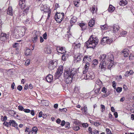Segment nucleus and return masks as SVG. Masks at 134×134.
Wrapping results in <instances>:
<instances>
[{
    "instance_id": "obj_1",
    "label": "nucleus",
    "mask_w": 134,
    "mask_h": 134,
    "mask_svg": "<svg viewBox=\"0 0 134 134\" xmlns=\"http://www.w3.org/2000/svg\"><path fill=\"white\" fill-rule=\"evenodd\" d=\"M76 73L75 68L65 69L64 72V77L65 78V82L67 84L71 83L74 76Z\"/></svg>"
},
{
    "instance_id": "obj_2",
    "label": "nucleus",
    "mask_w": 134,
    "mask_h": 134,
    "mask_svg": "<svg viewBox=\"0 0 134 134\" xmlns=\"http://www.w3.org/2000/svg\"><path fill=\"white\" fill-rule=\"evenodd\" d=\"M98 40L97 37L91 36L89 39L85 43V45L87 48H94L98 44Z\"/></svg>"
},
{
    "instance_id": "obj_3",
    "label": "nucleus",
    "mask_w": 134,
    "mask_h": 134,
    "mask_svg": "<svg viewBox=\"0 0 134 134\" xmlns=\"http://www.w3.org/2000/svg\"><path fill=\"white\" fill-rule=\"evenodd\" d=\"M107 60H106L107 61V62L109 64L108 65V68L110 69L113 65L114 56L113 55L110 53H109L107 54Z\"/></svg>"
},
{
    "instance_id": "obj_4",
    "label": "nucleus",
    "mask_w": 134,
    "mask_h": 134,
    "mask_svg": "<svg viewBox=\"0 0 134 134\" xmlns=\"http://www.w3.org/2000/svg\"><path fill=\"white\" fill-rule=\"evenodd\" d=\"M64 17V13H58L55 14V18L57 23H60L63 20Z\"/></svg>"
},
{
    "instance_id": "obj_5",
    "label": "nucleus",
    "mask_w": 134,
    "mask_h": 134,
    "mask_svg": "<svg viewBox=\"0 0 134 134\" xmlns=\"http://www.w3.org/2000/svg\"><path fill=\"white\" fill-rule=\"evenodd\" d=\"M63 66H60L57 69V72L55 74V76L56 79L58 78L63 73Z\"/></svg>"
},
{
    "instance_id": "obj_6",
    "label": "nucleus",
    "mask_w": 134,
    "mask_h": 134,
    "mask_svg": "<svg viewBox=\"0 0 134 134\" xmlns=\"http://www.w3.org/2000/svg\"><path fill=\"white\" fill-rule=\"evenodd\" d=\"M109 64L106 61V60L103 61H101L99 65V68H100L102 70H105V69L107 65Z\"/></svg>"
},
{
    "instance_id": "obj_7",
    "label": "nucleus",
    "mask_w": 134,
    "mask_h": 134,
    "mask_svg": "<svg viewBox=\"0 0 134 134\" xmlns=\"http://www.w3.org/2000/svg\"><path fill=\"white\" fill-rule=\"evenodd\" d=\"M57 63L56 61H51L49 62L48 68L51 69H53L57 65Z\"/></svg>"
},
{
    "instance_id": "obj_8",
    "label": "nucleus",
    "mask_w": 134,
    "mask_h": 134,
    "mask_svg": "<svg viewBox=\"0 0 134 134\" xmlns=\"http://www.w3.org/2000/svg\"><path fill=\"white\" fill-rule=\"evenodd\" d=\"M40 9L41 11H43L44 12H47L50 10L49 7H48L46 5H40Z\"/></svg>"
},
{
    "instance_id": "obj_9",
    "label": "nucleus",
    "mask_w": 134,
    "mask_h": 134,
    "mask_svg": "<svg viewBox=\"0 0 134 134\" xmlns=\"http://www.w3.org/2000/svg\"><path fill=\"white\" fill-rule=\"evenodd\" d=\"M19 5L21 9L23 10V11L26 13L27 12L29 9V8L26 6L25 3H22V4H19Z\"/></svg>"
},
{
    "instance_id": "obj_10",
    "label": "nucleus",
    "mask_w": 134,
    "mask_h": 134,
    "mask_svg": "<svg viewBox=\"0 0 134 134\" xmlns=\"http://www.w3.org/2000/svg\"><path fill=\"white\" fill-rule=\"evenodd\" d=\"M57 52L61 54H63L66 52V51L65 48L60 47H57L56 48Z\"/></svg>"
},
{
    "instance_id": "obj_11",
    "label": "nucleus",
    "mask_w": 134,
    "mask_h": 134,
    "mask_svg": "<svg viewBox=\"0 0 134 134\" xmlns=\"http://www.w3.org/2000/svg\"><path fill=\"white\" fill-rule=\"evenodd\" d=\"M82 56L81 54L78 53L75 55L74 58L75 60H76L77 62L81 60Z\"/></svg>"
},
{
    "instance_id": "obj_12",
    "label": "nucleus",
    "mask_w": 134,
    "mask_h": 134,
    "mask_svg": "<svg viewBox=\"0 0 134 134\" xmlns=\"http://www.w3.org/2000/svg\"><path fill=\"white\" fill-rule=\"evenodd\" d=\"M44 51L46 54H50L52 52L51 48L49 46H47L44 48Z\"/></svg>"
},
{
    "instance_id": "obj_13",
    "label": "nucleus",
    "mask_w": 134,
    "mask_h": 134,
    "mask_svg": "<svg viewBox=\"0 0 134 134\" xmlns=\"http://www.w3.org/2000/svg\"><path fill=\"white\" fill-rule=\"evenodd\" d=\"M7 36L5 34L2 33L1 35L0 39L2 41H5L7 38Z\"/></svg>"
},
{
    "instance_id": "obj_14",
    "label": "nucleus",
    "mask_w": 134,
    "mask_h": 134,
    "mask_svg": "<svg viewBox=\"0 0 134 134\" xmlns=\"http://www.w3.org/2000/svg\"><path fill=\"white\" fill-rule=\"evenodd\" d=\"M122 52L123 53L124 57H127L128 56L129 53V51L128 49H124Z\"/></svg>"
},
{
    "instance_id": "obj_15",
    "label": "nucleus",
    "mask_w": 134,
    "mask_h": 134,
    "mask_svg": "<svg viewBox=\"0 0 134 134\" xmlns=\"http://www.w3.org/2000/svg\"><path fill=\"white\" fill-rule=\"evenodd\" d=\"M47 81L49 82H52L53 79V76L51 75H49L47 76L46 78Z\"/></svg>"
},
{
    "instance_id": "obj_16",
    "label": "nucleus",
    "mask_w": 134,
    "mask_h": 134,
    "mask_svg": "<svg viewBox=\"0 0 134 134\" xmlns=\"http://www.w3.org/2000/svg\"><path fill=\"white\" fill-rule=\"evenodd\" d=\"M10 124H12V126L15 127L17 129H18L17 124L14 120H10Z\"/></svg>"
},
{
    "instance_id": "obj_17",
    "label": "nucleus",
    "mask_w": 134,
    "mask_h": 134,
    "mask_svg": "<svg viewBox=\"0 0 134 134\" xmlns=\"http://www.w3.org/2000/svg\"><path fill=\"white\" fill-rule=\"evenodd\" d=\"M7 13L8 14H9L10 15H13V10L12 9L11 7H9L7 10Z\"/></svg>"
},
{
    "instance_id": "obj_18",
    "label": "nucleus",
    "mask_w": 134,
    "mask_h": 134,
    "mask_svg": "<svg viewBox=\"0 0 134 134\" xmlns=\"http://www.w3.org/2000/svg\"><path fill=\"white\" fill-rule=\"evenodd\" d=\"M90 10L93 14H96L97 10V7L95 5H94L90 8Z\"/></svg>"
},
{
    "instance_id": "obj_19",
    "label": "nucleus",
    "mask_w": 134,
    "mask_h": 134,
    "mask_svg": "<svg viewBox=\"0 0 134 134\" xmlns=\"http://www.w3.org/2000/svg\"><path fill=\"white\" fill-rule=\"evenodd\" d=\"M113 31L114 32H116L119 30V27L118 25H114L113 27Z\"/></svg>"
},
{
    "instance_id": "obj_20",
    "label": "nucleus",
    "mask_w": 134,
    "mask_h": 134,
    "mask_svg": "<svg viewBox=\"0 0 134 134\" xmlns=\"http://www.w3.org/2000/svg\"><path fill=\"white\" fill-rule=\"evenodd\" d=\"M101 88L99 87L98 88H97V86L96 85L94 89V90L96 94L98 95L99 93V91Z\"/></svg>"
},
{
    "instance_id": "obj_21",
    "label": "nucleus",
    "mask_w": 134,
    "mask_h": 134,
    "mask_svg": "<svg viewBox=\"0 0 134 134\" xmlns=\"http://www.w3.org/2000/svg\"><path fill=\"white\" fill-rule=\"evenodd\" d=\"M25 54L26 56H28L30 55L31 54L32 52L30 49H28L25 51Z\"/></svg>"
},
{
    "instance_id": "obj_22",
    "label": "nucleus",
    "mask_w": 134,
    "mask_h": 134,
    "mask_svg": "<svg viewBox=\"0 0 134 134\" xmlns=\"http://www.w3.org/2000/svg\"><path fill=\"white\" fill-rule=\"evenodd\" d=\"M38 130V129L37 127L36 126H34L32 128L31 132L32 133L36 134Z\"/></svg>"
},
{
    "instance_id": "obj_23",
    "label": "nucleus",
    "mask_w": 134,
    "mask_h": 134,
    "mask_svg": "<svg viewBox=\"0 0 134 134\" xmlns=\"http://www.w3.org/2000/svg\"><path fill=\"white\" fill-rule=\"evenodd\" d=\"M133 73V71L132 70H131L129 71L126 72L125 74V77H127L130 75H132Z\"/></svg>"
},
{
    "instance_id": "obj_24",
    "label": "nucleus",
    "mask_w": 134,
    "mask_h": 134,
    "mask_svg": "<svg viewBox=\"0 0 134 134\" xmlns=\"http://www.w3.org/2000/svg\"><path fill=\"white\" fill-rule=\"evenodd\" d=\"M95 23V20L93 19L91 20L88 23V25L91 27H92L94 26Z\"/></svg>"
},
{
    "instance_id": "obj_25",
    "label": "nucleus",
    "mask_w": 134,
    "mask_h": 134,
    "mask_svg": "<svg viewBox=\"0 0 134 134\" xmlns=\"http://www.w3.org/2000/svg\"><path fill=\"white\" fill-rule=\"evenodd\" d=\"M115 9V7L111 5H110L108 8V10L109 12H113Z\"/></svg>"
},
{
    "instance_id": "obj_26",
    "label": "nucleus",
    "mask_w": 134,
    "mask_h": 134,
    "mask_svg": "<svg viewBox=\"0 0 134 134\" xmlns=\"http://www.w3.org/2000/svg\"><path fill=\"white\" fill-rule=\"evenodd\" d=\"M106 57V55L105 54H103L101 55L99 57V59L100 61H103L105 60Z\"/></svg>"
},
{
    "instance_id": "obj_27",
    "label": "nucleus",
    "mask_w": 134,
    "mask_h": 134,
    "mask_svg": "<svg viewBox=\"0 0 134 134\" xmlns=\"http://www.w3.org/2000/svg\"><path fill=\"white\" fill-rule=\"evenodd\" d=\"M127 3V2L126 0H121L119 3L120 5L121 6H124Z\"/></svg>"
},
{
    "instance_id": "obj_28",
    "label": "nucleus",
    "mask_w": 134,
    "mask_h": 134,
    "mask_svg": "<svg viewBox=\"0 0 134 134\" xmlns=\"http://www.w3.org/2000/svg\"><path fill=\"white\" fill-rule=\"evenodd\" d=\"M77 18L76 17L73 16L71 18L70 22L71 24H74L76 21Z\"/></svg>"
},
{
    "instance_id": "obj_29",
    "label": "nucleus",
    "mask_w": 134,
    "mask_h": 134,
    "mask_svg": "<svg viewBox=\"0 0 134 134\" xmlns=\"http://www.w3.org/2000/svg\"><path fill=\"white\" fill-rule=\"evenodd\" d=\"M79 25L81 28L82 30H84L86 28V25L84 23H79Z\"/></svg>"
},
{
    "instance_id": "obj_30",
    "label": "nucleus",
    "mask_w": 134,
    "mask_h": 134,
    "mask_svg": "<svg viewBox=\"0 0 134 134\" xmlns=\"http://www.w3.org/2000/svg\"><path fill=\"white\" fill-rule=\"evenodd\" d=\"M96 85L97 86V85H98L99 87H100L101 88L102 85V83L100 80H97L96 82Z\"/></svg>"
},
{
    "instance_id": "obj_31",
    "label": "nucleus",
    "mask_w": 134,
    "mask_h": 134,
    "mask_svg": "<svg viewBox=\"0 0 134 134\" xmlns=\"http://www.w3.org/2000/svg\"><path fill=\"white\" fill-rule=\"evenodd\" d=\"M82 79H89V75L87 74H82L81 76Z\"/></svg>"
},
{
    "instance_id": "obj_32",
    "label": "nucleus",
    "mask_w": 134,
    "mask_h": 134,
    "mask_svg": "<svg viewBox=\"0 0 134 134\" xmlns=\"http://www.w3.org/2000/svg\"><path fill=\"white\" fill-rule=\"evenodd\" d=\"M81 110L82 112H84V113L86 114L87 113V107L86 106H84L83 107H82L81 109Z\"/></svg>"
},
{
    "instance_id": "obj_33",
    "label": "nucleus",
    "mask_w": 134,
    "mask_h": 134,
    "mask_svg": "<svg viewBox=\"0 0 134 134\" xmlns=\"http://www.w3.org/2000/svg\"><path fill=\"white\" fill-rule=\"evenodd\" d=\"M68 55L67 54H65L63 55L62 56V59L63 61L66 60V59L68 58Z\"/></svg>"
},
{
    "instance_id": "obj_34",
    "label": "nucleus",
    "mask_w": 134,
    "mask_h": 134,
    "mask_svg": "<svg viewBox=\"0 0 134 134\" xmlns=\"http://www.w3.org/2000/svg\"><path fill=\"white\" fill-rule=\"evenodd\" d=\"M108 37H104L102 40V43H106L107 40L108 38Z\"/></svg>"
},
{
    "instance_id": "obj_35",
    "label": "nucleus",
    "mask_w": 134,
    "mask_h": 134,
    "mask_svg": "<svg viewBox=\"0 0 134 134\" xmlns=\"http://www.w3.org/2000/svg\"><path fill=\"white\" fill-rule=\"evenodd\" d=\"M37 40V36L36 35H34L33 36L32 40L34 42H36Z\"/></svg>"
},
{
    "instance_id": "obj_36",
    "label": "nucleus",
    "mask_w": 134,
    "mask_h": 134,
    "mask_svg": "<svg viewBox=\"0 0 134 134\" xmlns=\"http://www.w3.org/2000/svg\"><path fill=\"white\" fill-rule=\"evenodd\" d=\"M3 124L5 126L8 127H10L11 125L10 123V121L9 122H4L3 123Z\"/></svg>"
},
{
    "instance_id": "obj_37",
    "label": "nucleus",
    "mask_w": 134,
    "mask_h": 134,
    "mask_svg": "<svg viewBox=\"0 0 134 134\" xmlns=\"http://www.w3.org/2000/svg\"><path fill=\"white\" fill-rule=\"evenodd\" d=\"M74 2L75 5L78 7V4L79 3L80 0H75Z\"/></svg>"
},
{
    "instance_id": "obj_38",
    "label": "nucleus",
    "mask_w": 134,
    "mask_h": 134,
    "mask_svg": "<svg viewBox=\"0 0 134 134\" xmlns=\"http://www.w3.org/2000/svg\"><path fill=\"white\" fill-rule=\"evenodd\" d=\"M81 44L80 43H78L77 44L74 43V46H75V48H78L80 49V47Z\"/></svg>"
},
{
    "instance_id": "obj_39",
    "label": "nucleus",
    "mask_w": 134,
    "mask_h": 134,
    "mask_svg": "<svg viewBox=\"0 0 134 134\" xmlns=\"http://www.w3.org/2000/svg\"><path fill=\"white\" fill-rule=\"evenodd\" d=\"M127 34V32L126 31H122L121 32L120 34L122 36H124Z\"/></svg>"
},
{
    "instance_id": "obj_40",
    "label": "nucleus",
    "mask_w": 134,
    "mask_h": 134,
    "mask_svg": "<svg viewBox=\"0 0 134 134\" xmlns=\"http://www.w3.org/2000/svg\"><path fill=\"white\" fill-rule=\"evenodd\" d=\"M107 25H102L101 26V28L103 30H105L107 29Z\"/></svg>"
},
{
    "instance_id": "obj_41",
    "label": "nucleus",
    "mask_w": 134,
    "mask_h": 134,
    "mask_svg": "<svg viewBox=\"0 0 134 134\" xmlns=\"http://www.w3.org/2000/svg\"><path fill=\"white\" fill-rule=\"evenodd\" d=\"M89 66L90 64L89 63L87 62V63H86L85 66V69H86V70H88Z\"/></svg>"
},
{
    "instance_id": "obj_42",
    "label": "nucleus",
    "mask_w": 134,
    "mask_h": 134,
    "mask_svg": "<svg viewBox=\"0 0 134 134\" xmlns=\"http://www.w3.org/2000/svg\"><path fill=\"white\" fill-rule=\"evenodd\" d=\"M130 60H131L134 59V54H131L129 56Z\"/></svg>"
},
{
    "instance_id": "obj_43",
    "label": "nucleus",
    "mask_w": 134,
    "mask_h": 134,
    "mask_svg": "<svg viewBox=\"0 0 134 134\" xmlns=\"http://www.w3.org/2000/svg\"><path fill=\"white\" fill-rule=\"evenodd\" d=\"M73 129L76 131H78L80 129V127L77 126H75L73 127Z\"/></svg>"
},
{
    "instance_id": "obj_44",
    "label": "nucleus",
    "mask_w": 134,
    "mask_h": 134,
    "mask_svg": "<svg viewBox=\"0 0 134 134\" xmlns=\"http://www.w3.org/2000/svg\"><path fill=\"white\" fill-rule=\"evenodd\" d=\"M88 58H89L87 56H85L83 58V63H86L87 62V60H88Z\"/></svg>"
},
{
    "instance_id": "obj_45",
    "label": "nucleus",
    "mask_w": 134,
    "mask_h": 134,
    "mask_svg": "<svg viewBox=\"0 0 134 134\" xmlns=\"http://www.w3.org/2000/svg\"><path fill=\"white\" fill-rule=\"evenodd\" d=\"M30 59H28L26 60L25 63V65L26 66L30 64Z\"/></svg>"
},
{
    "instance_id": "obj_46",
    "label": "nucleus",
    "mask_w": 134,
    "mask_h": 134,
    "mask_svg": "<svg viewBox=\"0 0 134 134\" xmlns=\"http://www.w3.org/2000/svg\"><path fill=\"white\" fill-rule=\"evenodd\" d=\"M112 41L113 40L112 39H109L108 38L107 40L106 43L107 44H110L112 42Z\"/></svg>"
},
{
    "instance_id": "obj_47",
    "label": "nucleus",
    "mask_w": 134,
    "mask_h": 134,
    "mask_svg": "<svg viewBox=\"0 0 134 134\" xmlns=\"http://www.w3.org/2000/svg\"><path fill=\"white\" fill-rule=\"evenodd\" d=\"M12 32L13 34H17L18 33V30L16 28H14V30H12Z\"/></svg>"
},
{
    "instance_id": "obj_48",
    "label": "nucleus",
    "mask_w": 134,
    "mask_h": 134,
    "mask_svg": "<svg viewBox=\"0 0 134 134\" xmlns=\"http://www.w3.org/2000/svg\"><path fill=\"white\" fill-rule=\"evenodd\" d=\"M122 88L121 87H119L116 89V91L118 93H120L122 90Z\"/></svg>"
},
{
    "instance_id": "obj_49",
    "label": "nucleus",
    "mask_w": 134,
    "mask_h": 134,
    "mask_svg": "<svg viewBox=\"0 0 134 134\" xmlns=\"http://www.w3.org/2000/svg\"><path fill=\"white\" fill-rule=\"evenodd\" d=\"M71 36V34L70 33V31H68L67 32V34L66 35V37L69 38Z\"/></svg>"
},
{
    "instance_id": "obj_50",
    "label": "nucleus",
    "mask_w": 134,
    "mask_h": 134,
    "mask_svg": "<svg viewBox=\"0 0 134 134\" xmlns=\"http://www.w3.org/2000/svg\"><path fill=\"white\" fill-rule=\"evenodd\" d=\"M30 129L28 127H26L25 129V134H27L28 132H30L29 130Z\"/></svg>"
},
{
    "instance_id": "obj_51",
    "label": "nucleus",
    "mask_w": 134,
    "mask_h": 134,
    "mask_svg": "<svg viewBox=\"0 0 134 134\" xmlns=\"http://www.w3.org/2000/svg\"><path fill=\"white\" fill-rule=\"evenodd\" d=\"M100 107H101V108L102 109L101 111L102 112H104V111L105 110V107L104 105H103L102 104H101L100 105Z\"/></svg>"
},
{
    "instance_id": "obj_52",
    "label": "nucleus",
    "mask_w": 134,
    "mask_h": 134,
    "mask_svg": "<svg viewBox=\"0 0 134 134\" xmlns=\"http://www.w3.org/2000/svg\"><path fill=\"white\" fill-rule=\"evenodd\" d=\"M93 64L95 65H96L98 63V60L96 59L94 60L92 62Z\"/></svg>"
},
{
    "instance_id": "obj_53",
    "label": "nucleus",
    "mask_w": 134,
    "mask_h": 134,
    "mask_svg": "<svg viewBox=\"0 0 134 134\" xmlns=\"http://www.w3.org/2000/svg\"><path fill=\"white\" fill-rule=\"evenodd\" d=\"M7 119V118L6 116H5L4 117L2 116L1 120L3 121H5Z\"/></svg>"
},
{
    "instance_id": "obj_54",
    "label": "nucleus",
    "mask_w": 134,
    "mask_h": 134,
    "mask_svg": "<svg viewBox=\"0 0 134 134\" xmlns=\"http://www.w3.org/2000/svg\"><path fill=\"white\" fill-rule=\"evenodd\" d=\"M122 77L120 75L119 77L117 76L116 77V79L118 81H119L121 80V79H122Z\"/></svg>"
},
{
    "instance_id": "obj_55",
    "label": "nucleus",
    "mask_w": 134,
    "mask_h": 134,
    "mask_svg": "<svg viewBox=\"0 0 134 134\" xmlns=\"http://www.w3.org/2000/svg\"><path fill=\"white\" fill-rule=\"evenodd\" d=\"M29 18L26 19L24 21V24H27L29 23Z\"/></svg>"
},
{
    "instance_id": "obj_56",
    "label": "nucleus",
    "mask_w": 134,
    "mask_h": 134,
    "mask_svg": "<svg viewBox=\"0 0 134 134\" xmlns=\"http://www.w3.org/2000/svg\"><path fill=\"white\" fill-rule=\"evenodd\" d=\"M106 131L107 134H111V131L108 129H106Z\"/></svg>"
},
{
    "instance_id": "obj_57",
    "label": "nucleus",
    "mask_w": 134,
    "mask_h": 134,
    "mask_svg": "<svg viewBox=\"0 0 134 134\" xmlns=\"http://www.w3.org/2000/svg\"><path fill=\"white\" fill-rule=\"evenodd\" d=\"M65 127L69 128L70 127V124L68 122H66L65 125Z\"/></svg>"
},
{
    "instance_id": "obj_58",
    "label": "nucleus",
    "mask_w": 134,
    "mask_h": 134,
    "mask_svg": "<svg viewBox=\"0 0 134 134\" xmlns=\"http://www.w3.org/2000/svg\"><path fill=\"white\" fill-rule=\"evenodd\" d=\"M102 91L104 93H106L107 92V89L105 87H104L102 88Z\"/></svg>"
},
{
    "instance_id": "obj_59",
    "label": "nucleus",
    "mask_w": 134,
    "mask_h": 134,
    "mask_svg": "<svg viewBox=\"0 0 134 134\" xmlns=\"http://www.w3.org/2000/svg\"><path fill=\"white\" fill-rule=\"evenodd\" d=\"M18 109L19 110L22 111L24 110V108L21 105H19L18 106Z\"/></svg>"
},
{
    "instance_id": "obj_60",
    "label": "nucleus",
    "mask_w": 134,
    "mask_h": 134,
    "mask_svg": "<svg viewBox=\"0 0 134 134\" xmlns=\"http://www.w3.org/2000/svg\"><path fill=\"white\" fill-rule=\"evenodd\" d=\"M74 90V92L75 93H78L79 92V89L77 87H75Z\"/></svg>"
},
{
    "instance_id": "obj_61",
    "label": "nucleus",
    "mask_w": 134,
    "mask_h": 134,
    "mask_svg": "<svg viewBox=\"0 0 134 134\" xmlns=\"http://www.w3.org/2000/svg\"><path fill=\"white\" fill-rule=\"evenodd\" d=\"M82 126L84 127H86L88 126V124L87 123H83L82 124Z\"/></svg>"
},
{
    "instance_id": "obj_62",
    "label": "nucleus",
    "mask_w": 134,
    "mask_h": 134,
    "mask_svg": "<svg viewBox=\"0 0 134 134\" xmlns=\"http://www.w3.org/2000/svg\"><path fill=\"white\" fill-rule=\"evenodd\" d=\"M112 84H113L112 86H113V87L114 89H115L116 88V83L114 81H113V82Z\"/></svg>"
},
{
    "instance_id": "obj_63",
    "label": "nucleus",
    "mask_w": 134,
    "mask_h": 134,
    "mask_svg": "<svg viewBox=\"0 0 134 134\" xmlns=\"http://www.w3.org/2000/svg\"><path fill=\"white\" fill-rule=\"evenodd\" d=\"M24 111L25 112L27 113H30L31 111V110L28 109H24Z\"/></svg>"
},
{
    "instance_id": "obj_64",
    "label": "nucleus",
    "mask_w": 134,
    "mask_h": 134,
    "mask_svg": "<svg viewBox=\"0 0 134 134\" xmlns=\"http://www.w3.org/2000/svg\"><path fill=\"white\" fill-rule=\"evenodd\" d=\"M99 131L96 130L93 131V133L94 134H99Z\"/></svg>"
}]
</instances>
